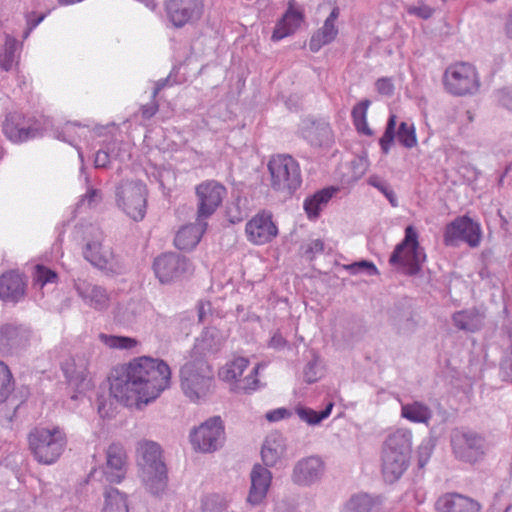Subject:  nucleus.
Masks as SVG:
<instances>
[{"mask_svg":"<svg viewBox=\"0 0 512 512\" xmlns=\"http://www.w3.org/2000/svg\"><path fill=\"white\" fill-rule=\"evenodd\" d=\"M169 366L159 359L139 357L116 366L109 377L110 393L118 401L149 403L170 384Z\"/></svg>","mask_w":512,"mask_h":512,"instance_id":"nucleus-1","label":"nucleus"},{"mask_svg":"<svg viewBox=\"0 0 512 512\" xmlns=\"http://www.w3.org/2000/svg\"><path fill=\"white\" fill-rule=\"evenodd\" d=\"M137 453L140 478L146 489L153 495L162 494L167 487L168 476L160 445L150 440L142 441L138 444Z\"/></svg>","mask_w":512,"mask_h":512,"instance_id":"nucleus-2","label":"nucleus"},{"mask_svg":"<svg viewBox=\"0 0 512 512\" xmlns=\"http://www.w3.org/2000/svg\"><path fill=\"white\" fill-rule=\"evenodd\" d=\"M180 387L191 402L206 401L215 388L209 363L202 357L187 361L180 369Z\"/></svg>","mask_w":512,"mask_h":512,"instance_id":"nucleus-3","label":"nucleus"},{"mask_svg":"<svg viewBox=\"0 0 512 512\" xmlns=\"http://www.w3.org/2000/svg\"><path fill=\"white\" fill-rule=\"evenodd\" d=\"M28 444L38 463L50 465L62 455L67 439L59 427H35L28 434Z\"/></svg>","mask_w":512,"mask_h":512,"instance_id":"nucleus-4","label":"nucleus"},{"mask_svg":"<svg viewBox=\"0 0 512 512\" xmlns=\"http://www.w3.org/2000/svg\"><path fill=\"white\" fill-rule=\"evenodd\" d=\"M426 261V254L418 241L416 229L409 225L405 228L404 239L395 246L389 257V264L405 275L415 276L420 273Z\"/></svg>","mask_w":512,"mask_h":512,"instance_id":"nucleus-5","label":"nucleus"},{"mask_svg":"<svg viewBox=\"0 0 512 512\" xmlns=\"http://www.w3.org/2000/svg\"><path fill=\"white\" fill-rule=\"evenodd\" d=\"M270 184L273 190L292 196L302 184L299 163L288 154L273 156L268 162Z\"/></svg>","mask_w":512,"mask_h":512,"instance_id":"nucleus-6","label":"nucleus"},{"mask_svg":"<svg viewBox=\"0 0 512 512\" xmlns=\"http://www.w3.org/2000/svg\"><path fill=\"white\" fill-rule=\"evenodd\" d=\"M443 83L445 89L455 96L475 94L480 87L476 68L468 62L449 65L444 72Z\"/></svg>","mask_w":512,"mask_h":512,"instance_id":"nucleus-7","label":"nucleus"},{"mask_svg":"<svg viewBox=\"0 0 512 512\" xmlns=\"http://www.w3.org/2000/svg\"><path fill=\"white\" fill-rule=\"evenodd\" d=\"M116 204L127 216L140 221L146 213V187L140 181L123 180L116 187Z\"/></svg>","mask_w":512,"mask_h":512,"instance_id":"nucleus-8","label":"nucleus"},{"mask_svg":"<svg viewBox=\"0 0 512 512\" xmlns=\"http://www.w3.org/2000/svg\"><path fill=\"white\" fill-rule=\"evenodd\" d=\"M164 13L167 23L174 29L196 25L203 17L205 0H165Z\"/></svg>","mask_w":512,"mask_h":512,"instance_id":"nucleus-9","label":"nucleus"},{"mask_svg":"<svg viewBox=\"0 0 512 512\" xmlns=\"http://www.w3.org/2000/svg\"><path fill=\"white\" fill-rule=\"evenodd\" d=\"M451 447L457 459L473 464L484 457L487 444L485 438L475 431L455 429L451 433Z\"/></svg>","mask_w":512,"mask_h":512,"instance_id":"nucleus-10","label":"nucleus"},{"mask_svg":"<svg viewBox=\"0 0 512 512\" xmlns=\"http://www.w3.org/2000/svg\"><path fill=\"white\" fill-rule=\"evenodd\" d=\"M482 230L478 222L468 216L456 217L448 223L443 234V242L446 246L455 247L460 242L470 247H478L481 243Z\"/></svg>","mask_w":512,"mask_h":512,"instance_id":"nucleus-11","label":"nucleus"},{"mask_svg":"<svg viewBox=\"0 0 512 512\" xmlns=\"http://www.w3.org/2000/svg\"><path fill=\"white\" fill-rule=\"evenodd\" d=\"M73 288L85 306L99 312L109 309L112 293L106 287L87 277L78 276L73 279Z\"/></svg>","mask_w":512,"mask_h":512,"instance_id":"nucleus-12","label":"nucleus"},{"mask_svg":"<svg viewBox=\"0 0 512 512\" xmlns=\"http://www.w3.org/2000/svg\"><path fill=\"white\" fill-rule=\"evenodd\" d=\"M31 330L17 323L0 325V356H18L30 345Z\"/></svg>","mask_w":512,"mask_h":512,"instance_id":"nucleus-13","label":"nucleus"},{"mask_svg":"<svg viewBox=\"0 0 512 512\" xmlns=\"http://www.w3.org/2000/svg\"><path fill=\"white\" fill-rule=\"evenodd\" d=\"M127 456L124 447L120 444H111L106 451V463L99 470L95 469L90 476L111 484L120 483L126 476Z\"/></svg>","mask_w":512,"mask_h":512,"instance_id":"nucleus-14","label":"nucleus"},{"mask_svg":"<svg viewBox=\"0 0 512 512\" xmlns=\"http://www.w3.org/2000/svg\"><path fill=\"white\" fill-rule=\"evenodd\" d=\"M194 449L201 452H212L222 446L224 427L219 416H214L202 423L190 434Z\"/></svg>","mask_w":512,"mask_h":512,"instance_id":"nucleus-15","label":"nucleus"},{"mask_svg":"<svg viewBox=\"0 0 512 512\" xmlns=\"http://www.w3.org/2000/svg\"><path fill=\"white\" fill-rule=\"evenodd\" d=\"M397 116L390 114L385 131L379 139V145L383 154H388L397 136L399 143L407 149L417 146L416 129L413 123L401 122L396 130Z\"/></svg>","mask_w":512,"mask_h":512,"instance_id":"nucleus-16","label":"nucleus"},{"mask_svg":"<svg viewBox=\"0 0 512 512\" xmlns=\"http://www.w3.org/2000/svg\"><path fill=\"white\" fill-rule=\"evenodd\" d=\"M153 270L161 283H168L190 273L192 267L185 256L164 253L154 259Z\"/></svg>","mask_w":512,"mask_h":512,"instance_id":"nucleus-17","label":"nucleus"},{"mask_svg":"<svg viewBox=\"0 0 512 512\" xmlns=\"http://www.w3.org/2000/svg\"><path fill=\"white\" fill-rule=\"evenodd\" d=\"M226 194V188L216 181H206L196 187L198 220H206L215 213Z\"/></svg>","mask_w":512,"mask_h":512,"instance_id":"nucleus-18","label":"nucleus"},{"mask_svg":"<svg viewBox=\"0 0 512 512\" xmlns=\"http://www.w3.org/2000/svg\"><path fill=\"white\" fill-rule=\"evenodd\" d=\"M245 233L249 242L255 245H264L276 238L278 228L273 221L272 214L263 210L246 223Z\"/></svg>","mask_w":512,"mask_h":512,"instance_id":"nucleus-19","label":"nucleus"},{"mask_svg":"<svg viewBox=\"0 0 512 512\" xmlns=\"http://www.w3.org/2000/svg\"><path fill=\"white\" fill-rule=\"evenodd\" d=\"M103 236L97 232L94 240L88 241L83 248V256L92 266L105 273H116L117 267L114 255L110 248L102 245Z\"/></svg>","mask_w":512,"mask_h":512,"instance_id":"nucleus-20","label":"nucleus"},{"mask_svg":"<svg viewBox=\"0 0 512 512\" xmlns=\"http://www.w3.org/2000/svg\"><path fill=\"white\" fill-rule=\"evenodd\" d=\"M325 471V463L318 456L300 459L294 465L291 479L294 484L307 487L318 482Z\"/></svg>","mask_w":512,"mask_h":512,"instance_id":"nucleus-21","label":"nucleus"},{"mask_svg":"<svg viewBox=\"0 0 512 512\" xmlns=\"http://www.w3.org/2000/svg\"><path fill=\"white\" fill-rule=\"evenodd\" d=\"M88 366V359L84 355L71 357L62 364V371L66 379L77 388L79 393H83L91 387Z\"/></svg>","mask_w":512,"mask_h":512,"instance_id":"nucleus-22","label":"nucleus"},{"mask_svg":"<svg viewBox=\"0 0 512 512\" xmlns=\"http://www.w3.org/2000/svg\"><path fill=\"white\" fill-rule=\"evenodd\" d=\"M25 118L21 113L11 112L6 115L3 122V133L14 143H21L38 135V129L26 126Z\"/></svg>","mask_w":512,"mask_h":512,"instance_id":"nucleus-23","label":"nucleus"},{"mask_svg":"<svg viewBox=\"0 0 512 512\" xmlns=\"http://www.w3.org/2000/svg\"><path fill=\"white\" fill-rule=\"evenodd\" d=\"M302 137L314 147H330L334 143V135L328 122L305 121L301 128Z\"/></svg>","mask_w":512,"mask_h":512,"instance_id":"nucleus-24","label":"nucleus"},{"mask_svg":"<svg viewBox=\"0 0 512 512\" xmlns=\"http://www.w3.org/2000/svg\"><path fill=\"white\" fill-rule=\"evenodd\" d=\"M438 512H480L478 501L459 493H446L435 503Z\"/></svg>","mask_w":512,"mask_h":512,"instance_id":"nucleus-25","label":"nucleus"},{"mask_svg":"<svg viewBox=\"0 0 512 512\" xmlns=\"http://www.w3.org/2000/svg\"><path fill=\"white\" fill-rule=\"evenodd\" d=\"M251 487L247 501L252 505L260 504L266 497L271 484L272 474L260 464H255L250 473Z\"/></svg>","mask_w":512,"mask_h":512,"instance_id":"nucleus-26","label":"nucleus"},{"mask_svg":"<svg viewBox=\"0 0 512 512\" xmlns=\"http://www.w3.org/2000/svg\"><path fill=\"white\" fill-rule=\"evenodd\" d=\"M339 14V7H334L329 16L325 19L323 26L312 34L309 41V49L312 52H318L323 46L335 40L338 35V28L335 22Z\"/></svg>","mask_w":512,"mask_h":512,"instance_id":"nucleus-27","label":"nucleus"},{"mask_svg":"<svg viewBox=\"0 0 512 512\" xmlns=\"http://www.w3.org/2000/svg\"><path fill=\"white\" fill-rule=\"evenodd\" d=\"M226 340L224 333L216 327H207L196 339L193 353L200 356L214 355L223 347Z\"/></svg>","mask_w":512,"mask_h":512,"instance_id":"nucleus-28","label":"nucleus"},{"mask_svg":"<svg viewBox=\"0 0 512 512\" xmlns=\"http://www.w3.org/2000/svg\"><path fill=\"white\" fill-rule=\"evenodd\" d=\"M410 456L401 452H389L382 449V474L385 481L393 483L397 481L406 471L409 465Z\"/></svg>","mask_w":512,"mask_h":512,"instance_id":"nucleus-29","label":"nucleus"},{"mask_svg":"<svg viewBox=\"0 0 512 512\" xmlns=\"http://www.w3.org/2000/svg\"><path fill=\"white\" fill-rule=\"evenodd\" d=\"M24 295L25 283L18 273L10 271L0 276V299L17 303Z\"/></svg>","mask_w":512,"mask_h":512,"instance_id":"nucleus-30","label":"nucleus"},{"mask_svg":"<svg viewBox=\"0 0 512 512\" xmlns=\"http://www.w3.org/2000/svg\"><path fill=\"white\" fill-rule=\"evenodd\" d=\"M207 223L205 220H198L194 224L183 226L176 234L174 243L180 250H189L194 248L201 240L205 232Z\"/></svg>","mask_w":512,"mask_h":512,"instance_id":"nucleus-31","label":"nucleus"},{"mask_svg":"<svg viewBox=\"0 0 512 512\" xmlns=\"http://www.w3.org/2000/svg\"><path fill=\"white\" fill-rule=\"evenodd\" d=\"M285 451L286 444L283 436L278 433H272L266 437L262 445V461L266 467H274L284 456Z\"/></svg>","mask_w":512,"mask_h":512,"instance_id":"nucleus-32","label":"nucleus"},{"mask_svg":"<svg viewBox=\"0 0 512 512\" xmlns=\"http://www.w3.org/2000/svg\"><path fill=\"white\" fill-rule=\"evenodd\" d=\"M452 320L459 330L474 333L483 327L485 314L479 309L470 308L455 312Z\"/></svg>","mask_w":512,"mask_h":512,"instance_id":"nucleus-33","label":"nucleus"},{"mask_svg":"<svg viewBox=\"0 0 512 512\" xmlns=\"http://www.w3.org/2000/svg\"><path fill=\"white\" fill-rule=\"evenodd\" d=\"M412 432L407 428H398L388 434L382 449L391 452H401L406 456H410L412 451Z\"/></svg>","mask_w":512,"mask_h":512,"instance_id":"nucleus-34","label":"nucleus"},{"mask_svg":"<svg viewBox=\"0 0 512 512\" xmlns=\"http://www.w3.org/2000/svg\"><path fill=\"white\" fill-rule=\"evenodd\" d=\"M401 417L412 423L428 426L433 417L431 408L421 401L401 403Z\"/></svg>","mask_w":512,"mask_h":512,"instance_id":"nucleus-35","label":"nucleus"},{"mask_svg":"<svg viewBox=\"0 0 512 512\" xmlns=\"http://www.w3.org/2000/svg\"><path fill=\"white\" fill-rule=\"evenodd\" d=\"M302 22V14L293 9H288L283 17L277 22L273 34L272 40L279 41L291 34H293Z\"/></svg>","mask_w":512,"mask_h":512,"instance_id":"nucleus-36","label":"nucleus"},{"mask_svg":"<svg viewBox=\"0 0 512 512\" xmlns=\"http://www.w3.org/2000/svg\"><path fill=\"white\" fill-rule=\"evenodd\" d=\"M336 189L324 188L314 195L306 198L303 203L304 210L310 220L317 219L321 210L328 204Z\"/></svg>","mask_w":512,"mask_h":512,"instance_id":"nucleus-37","label":"nucleus"},{"mask_svg":"<svg viewBox=\"0 0 512 512\" xmlns=\"http://www.w3.org/2000/svg\"><path fill=\"white\" fill-rule=\"evenodd\" d=\"M376 504H379L378 497H372L367 493H358L349 498L341 512H372Z\"/></svg>","mask_w":512,"mask_h":512,"instance_id":"nucleus-38","label":"nucleus"},{"mask_svg":"<svg viewBox=\"0 0 512 512\" xmlns=\"http://www.w3.org/2000/svg\"><path fill=\"white\" fill-rule=\"evenodd\" d=\"M89 132L87 125H81L76 122H67L61 129L55 131V137L61 141L67 142L75 146L78 138L86 137Z\"/></svg>","mask_w":512,"mask_h":512,"instance_id":"nucleus-39","label":"nucleus"},{"mask_svg":"<svg viewBox=\"0 0 512 512\" xmlns=\"http://www.w3.org/2000/svg\"><path fill=\"white\" fill-rule=\"evenodd\" d=\"M104 497L105 502L102 512H129L127 497L118 489H106Z\"/></svg>","mask_w":512,"mask_h":512,"instance_id":"nucleus-40","label":"nucleus"},{"mask_svg":"<svg viewBox=\"0 0 512 512\" xmlns=\"http://www.w3.org/2000/svg\"><path fill=\"white\" fill-rule=\"evenodd\" d=\"M370 104V100L364 99L356 104L351 112L352 120L357 131L367 136H371L373 134L367 123V110Z\"/></svg>","mask_w":512,"mask_h":512,"instance_id":"nucleus-41","label":"nucleus"},{"mask_svg":"<svg viewBox=\"0 0 512 512\" xmlns=\"http://www.w3.org/2000/svg\"><path fill=\"white\" fill-rule=\"evenodd\" d=\"M333 406L334 404L329 402L325 409L320 412L307 407H297L295 411L302 421L309 425H317L330 416Z\"/></svg>","mask_w":512,"mask_h":512,"instance_id":"nucleus-42","label":"nucleus"},{"mask_svg":"<svg viewBox=\"0 0 512 512\" xmlns=\"http://www.w3.org/2000/svg\"><path fill=\"white\" fill-rule=\"evenodd\" d=\"M249 361L246 358L238 357L227 363L219 372L224 381H236L248 367Z\"/></svg>","mask_w":512,"mask_h":512,"instance_id":"nucleus-43","label":"nucleus"},{"mask_svg":"<svg viewBox=\"0 0 512 512\" xmlns=\"http://www.w3.org/2000/svg\"><path fill=\"white\" fill-rule=\"evenodd\" d=\"M99 338L107 347L112 349L131 350L138 345L135 338L127 336L100 334Z\"/></svg>","mask_w":512,"mask_h":512,"instance_id":"nucleus-44","label":"nucleus"},{"mask_svg":"<svg viewBox=\"0 0 512 512\" xmlns=\"http://www.w3.org/2000/svg\"><path fill=\"white\" fill-rule=\"evenodd\" d=\"M17 49V41L14 37L7 36L3 50L0 51V67L9 71L15 61V52Z\"/></svg>","mask_w":512,"mask_h":512,"instance_id":"nucleus-45","label":"nucleus"},{"mask_svg":"<svg viewBox=\"0 0 512 512\" xmlns=\"http://www.w3.org/2000/svg\"><path fill=\"white\" fill-rule=\"evenodd\" d=\"M14 390V379L9 367L0 360V403H3Z\"/></svg>","mask_w":512,"mask_h":512,"instance_id":"nucleus-46","label":"nucleus"},{"mask_svg":"<svg viewBox=\"0 0 512 512\" xmlns=\"http://www.w3.org/2000/svg\"><path fill=\"white\" fill-rule=\"evenodd\" d=\"M226 507V499L219 494L206 495L201 501L203 512H223Z\"/></svg>","mask_w":512,"mask_h":512,"instance_id":"nucleus-47","label":"nucleus"},{"mask_svg":"<svg viewBox=\"0 0 512 512\" xmlns=\"http://www.w3.org/2000/svg\"><path fill=\"white\" fill-rule=\"evenodd\" d=\"M344 268L349 271L351 274L365 273L369 276H377L379 275V271L375 264L368 260H361L358 262H354L348 265H345Z\"/></svg>","mask_w":512,"mask_h":512,"instance_id":"nucleus-48","label":"nucleus"},{"mask_svg":"<svg viewBox=\"0 0 512 512\" xmlns=\"http://www.w3.org/2000/svg\"><path fill=\"white\" fill-rule=\"evenodd\" d=\"M368 183L371 186L377 188L381 193H383L393 207H396L398 205V200L395 192L385 181L374 176L369 178Z\"/></svg>","mask_w":512,"mask_h":512,"instance_id":"nucleus-49","label":"nucleus"},{"mask_svg":"<svg viewBox=\"0 0 512 512\" xmlns=\"http://www.w3.org/2000/svg\"><path fill=\"white\" fill-rule=\"evenodd\" d=\"M406 11L409 15L415 16L422 20L430 19L435 13V9L423 1H418L416 4L408 6Z\"/></svg>","mask_w":512,"mask_h":512,"instance_id":"nucleus-50","label":"nucleus"},{"mask_svg":"<svg viewBox=\"0 0 512 512\" xmlns=\"http://www.w3.org/2000/svg\"><path fill=\"white\" fill-rule=\"evenodd\" d=\"M57 280V274L53 270L46 268L42 265L36 266L34 274V282L36 285L43 287L48 283H54Z\"/></svg>","mask_w":512,"mask_h":512,"instance_id":"nucleus-51","label":"nucleus"},{"mask_svg":"<svg viewBox=\"0 0 512 512\" xmlns=\"http://www.w3.org/2000/svg\"><path fill=\"white\" fill-rule=\"evenodd\" d=\"M106 147L112 160L124 161V159L129 156V152L127 149L128 145L123 143L122 141H110L106 144Z\"/></svg>","mask_w":512,"mask_h":512,"instance_id":"nucleus-52","label":"nucleus"},{"mask_svg":"<svg viewBox=\"0 0 512 512\" xmlns=\"http://www.w3.org/2000/svg\"><path fill=\"white\" fill-rule=\"evenodd\" d=\"M303 255L309 259L313 260L316 255L321 254L325 250V243L321 239H311L309 242L302 246Z\"/></svg>","mask_w":512,"mask_h":512,"instance_id":"nucleus-53","label":"nucleus"},{"mask_svg":"<svg viewBox=\"0 0 512 512\" xmlns=\"http://www.w3.org/2000/svg\"><path fill=\"white\" fill-rule=\"evenodd\" d=\"M111 160L112 158L107 150V147L105 146L96 152L94 164L96 168H106Z\"/></svg>","mask_w":512,"mask_h":512,"instance_id":"nucleus-54","label":"nucleus"},{"mask_svg":"<svg viewBox=\"0 0 512 512\" xmlns=\"http://www.w3.org/2000/svg\"><path fill=\"white\" fill-rule=\"evenodd\" d=\"M318 365L315 361H310L304 368V379L307 383H314L318 380Z\"/></svg>","mask_w":512,"mask_h":512,"instance_id":"nucleus-55","label":"nucleus"},{"mask_svg":"<svg viewBox=\"0 0 512 512\" xmlns=\"http://www.w3.org/2000/svg\"><path fill=\"white\" fill-rule=\"evenodd\" d=\"M45 18V15L44 14H41V15H36L35 13H30L26 16V21H27V29L26 31L24 32V35L23 37L24 38H27L29 36V34L31 33V31L33 29H35Z\"/></svg>","mask_w":512,"mask_h":512,"instance_id":"nucleus-56","label":"nucleus"},{"mask_svg":"<svg viewBox=\"0 0 512 512\" xmlns=\"http://www.w3.org/2000/svg\"><path fill=\"white\" fill-rule=\"evenodd\" d=\"M102 199L101 191L94 188H89L82 198L83 203H87L89 207L98 204Z\"/></svg>","mask_w":512,"mask_h":512,"instance_id":"nucleus-57","label":"nucleus"},{"mask_svg":"<svg viewBox=\"0 0 512 512\" xmlns=\"http://www.w3.org/2000/svg\"><path fill=\"white\" fill-rule=\"evenodd\" d=\"M291 415H292V413L290 410H288L284 407H281V408H277V409L267 412L265 417L269 422H277V421L285 419Z\"/></svg>","mask_w":512,"mask_h":512,"instance_id":"nucleus-58","label":"nucleus"},{"mask_svg":"<svg viewBox=\"0 0 512 512\" xmlns=\"http://www.w3.org/2000/svg\"><path fill=\"white\" fill-rule=\"evenodd\" d=\"M376 89L382 95H392L394 91V85L389 78H380L376 81Z\"/></svg>","mask_w":512,"mask_h":512,"instance_id":"nucleus-59","label":"nucleus"},{"mask_svg":"<svg viewBox=\"0 0 512 512\" xmlns=\"http://www.w3.org/2000/svg\"><path fill=\"white\" fill-rule=\"evenodd\" d=\"M227 216L231 223H239L246 217V213L239 209L238 204H233L227 209Z\"/></svg>","mask_w":512,"mask_h":512,"instance_id":"nucleus-60","label":"nucleus"},{"mask_svg":"<svg viewBox=\"0 0 512 512\" xmlns=\"http://www.w3.org/2000/svg\"><path fill=\"white\" fill-rule=\"evenodd\" d=\"M259 365L255 366L251 371V374L247 376L243 380V385L241 386L244 390H255L258 387V379L256 375L258 374Z\"/></svg>","mask_w":512,"mask_h":512,"instance_id":"nucleus-61","label":"nucleus"},{"mask_svg":"<svg viewBox=\"0 0 512 512\" xmlns=\"http://www.w3.org/2000/svg\"><path fill=\"white\" fill-rule=\"evenodd\" d=\"M286 345L287 341L280 333H275L269 341V347L274 349H282Z\"/></svg>","mask_w":512,"mask_h":512,"instance_id":"nucleus-62","label":"nucleus"},{"mask_svg":"<svg viewBox=\"0 0 512 512\" xmlns=\"http://www.w3.org/2000/svg\"><path fill=\"white\" fill-rule=\"evenodd\" d=\"M158 111V105L155 102L142 107V116L146 119L153 117Z\"/></svg>","mask_w":512,"mask_h":512,"instance_id":"nucleus-63","label":"nucleus"},{"mask_svg":"<svg viewBox=\"0 0 512 512\" xmlns=\"http://www.w3.org/2000/svg\"><path fill=\"white\" fill-rule=\"evenodd\" d=\"M499 101L504 107L512 111V96L509 93L500 92Z\"/></svg>","mask_w":512,"mask_h":512,"instance_id":"nucleus-64","label":"nucleus"}]
</instances>
